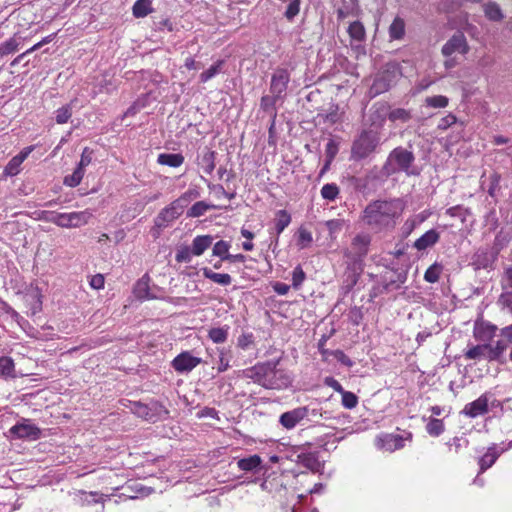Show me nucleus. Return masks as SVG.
Here are the masks:
<instances>
[{"label":"nucleus","instance_id":"obj_1","mask_svg":"<svg viewBox=\"0 0 512 512\" xmlns=\"http://www.w3.org/2000/svg\"><path fill=\"white\" fill-rule=\"evenodd\" d=\"M405 208L406 202L401 198L375 200L365 207L361 219L375 232L389 231L394 229Z\"/></svg>","mask_w":512,"mask_h":512},{"label":"nucleus","instance_id":"obj_2","mask_svg":"<svg viewBox=\"0 0 512 512\" xmlns=\"http://www.w3.org/2000/svg\"><path fill=\"white\" fill-rule=\"evenodd\" d=\"M280 360L279 358L257 363L253 367L244 369L242 375L266 389L288 388L293 379L288 371L278 368Z\"/></svg>","mask_w":512,"mask_h":512},{"label":"nucleus","instance_id":"obj_3","mask_svg":"<svg viewBox=\"0 0 512 512\" xmlns=\"http://www.w3.org/2000/svg\"><path fill=\"white\" fill-rule=\"evenodd\" d=\"M371 238L367 234L356 235L351 243L349 249H346L344 256L352 262L353 272L348 277L350 278V285L356 284L358 276L362 270L361 261L367 255Z\"/></svg>","mask_w":512,"mask_h":512},{"label":"nucleus","instance_id":"obj_4","mask_svg":"<svg viewBox=\"0 0 512 512\" xmlns=\"http://www.w3.org/2000/svg\"><path fill=\"white\" fill-rule=\"evenodd\" d=\"M45 220L51 222L61 228H80L89 223L93 217V212L90 209L83 211H73L68 213L60 212H46Z\"/></svg>","mask_w":512,"mask_h":512},{"label":"nucleus","instance_id":"obj_5","mask_svg":"<svg viewBox=\"0 0 512 512\" xmlns=\"http://www.w3.org/2000/svg\"><path fill=\"white\" fill-rule=\"evenodd\" d=\"M414 160L415 157L411 151L403 147H397L390 152L384 170L388 175L397 172H405L407 175H411L413 172L410 171V167Z\"/></svg>","mask_w":512,"mask_h":512},{"label":"nucleus","instance_id":"obj_6","mask_svg":"<svg viewBox=\"0 0 512 512\" xmlns=\"http://www.w3.org/2000/svg\"><path fill=\"white\" fill-rule=\"evenodd\" d=\"M197 196L195 191H187L178 199L172 202L168 207L164 208L157 217V224L159 226L164 223L171 222L177 219L183 212V209L188 203Z\"/></svg>","mask_w":512,"mask_h":512},{"label":"nucleus","instance_id":"obj_7","mask_svg":"<svg viewBox=\"0 0 512 512\" xmlns=\"http://www.w3.org/2000/svg\"><path fill=\"white\" fill-rule=\"evenodd\" d=\"M9 432L14 438L30 441L39 439L41 435V430L39 427L27 419H24L12 426Z\"/></svg>","mask_w":512,"mask_h":512},{"label":"nucleus","instance_id":"obj_8","mask_svg":"<svg viewBox=\"0 0 512 512\" xmlns=\"http://www.w3.org/2000/svg\"><path fill=\"white\" fill-rule=\"evenodd\" d=\"M201 362V358L193 356L189 351H183L172 360L171 366L177 373L187 374Z\"/></svg>","mask_w":512,"mask_h":512},{"label":"nucleus","instance_id":"obj_9","mask_svg":"<svg viewBox=\"0 0 512 512\" xmlns=\"http://www.w3.org/2000/svg\"><path fill=\"white\" fill-rule=\"evenodd\" d=\"M377 139L369 133H363L352 147V155L357 159H363L374 151Z\"/></svg>","mask_w":512,"mask_h":512},{"label":"nucleus","instance_id":"obj_10","mask_svg":"<svg viewBox=\"0 0 512 512\" xmlns=\"http://www.w3.org/2000/svg\"><path fill=\"white\" fill-rule=\"evenodd\" d=\"M307 413L308 406L297 407L281 414L279 422L285 429L291 430L307 417Z\"/></svg>","mask_w":512,"mask_h":512},{"label":"nucleus","instance_id":"obj_11","mask_svg":"<svg viewBox=\"0 0 512 512\" xmlns=\"http://www.w3.org/2000/svg\"><path fill=\"white\" fill-rule=\"evenodd\" d=\"M290 81V74L286 69H277L271 78L270 92L274 98H281L285 93L288 83Z\"/></svg>","mask_w":512,"mask_h":512},{"label":"nucleus","instance_id":"obj_12","mask_svg":"<svg viewBox=\"0 0 512 512\" xmlns=\"http://www.w3.org/2000/svg\"><path fill=\"white\" fill-rule=\"evenodd\" d=\"M469 50L465 36L462 33L453 35L442 47V54L446 57L454 53L466 54Z\"/></svg>","mask_w":512,"mask_h":512},{"label":"nucleus","instance_id":"obj_13","mask_svg":"<svg viewBox=\"0 0 512 512\" xmlns=\"http://www.w3.org/2000/svg\"><path fill=\"white\" fill-rule=\"evenodd\" d=\"M405 438L397 434H383L375 439L378 449L393 452L404 447Z\"/></svg>","mask_w":512,"mask_h":512},{"label":"nucleus","instance_id":"obj_14","mask_svg":"<svg viewBox=\"0 0 512 512\" xmlns=\"http://www.w3.org/2000/svg\"><path fill=\"white\" fill-rule=\"evenodd\" d=\"M497 258V252L489 248L478 249L472 257V265L475 270L487 269L492 267Z\"/></svg>","mask_w":512,"mask_h":512},{"label":"nucleus","instance_id":"obj_15","mask_svg":"<svg viewBox=\"0 0 512 512\" xmlns=\"http://www.w3.org/2000/svg\"><path fill=\"white\" fill-rule=\"evenodd\" d=\"M489 396L482 394L479 398L465 405L462 413L470 418H476L488 412Z\"/></svg>","mask_w":512,"mask_h":512},{"label":"nucleus","instance_id":"obj_16","mask_svg":"<svg viewBox=\"0 0 512 512\" xmlns=\"http://www.w3.org/2000/svg\"><path fill=\"white\" fill-rule=\"evenodd\" d=\"M395 76L394 72L388 70L379 73L373 81L370 93L376 96L389 90L394 82Z\"/></svg>","mask_w":512,"mask_h":512},{"label":"nucleus","instance_id":"obj_17","mask_svg":"<svg viewBox=\"0 0 512 512\" xmlns=\"http://www.w3.org/2000/svg\"><path fill=\"white\" fill-rule=\"evenodd\" d=\"M464 357L468 360H495V354L491 353L490 344H479L467 349L464 352Z\"/></svg>","mask_w":512,"mask_h":512},{"label":"nucleus","instance_id":"obj_18","mask_svg":"<svg viewBox=\"0 0 512 512\" xmlns=\"http://www.w3.org/2000/svg\"><path fill=\"white\" fill-rule=\"evenodd\" d=\"M496 330L497 327L488 322H476L473 334L476 340L480 342H488L493 338Z\"/></svg>","mask_w":512,"mask_h":512},{"label":"nucleus","instance_id":"obj_19","mask_svg":"<svg viewBox=\"0 0 512 512\" xmlns=\"http://www.w3.org/2000/svg\"><path fill=\"white\" fill-rule=\"evenodd\" d=\"M439 238V232L435 229H430L414 242L413 247L418 251H423L435 245L439 241Z\"/></svg>","mask_w":512,"mask_h":512},{"label":"nucleus","instance_id":"obj_20","mask_svg":"<svg viewBox=\"0 0 512 512\" xmlns=\"http://www.w3.org/2000/svg\"><path fill=\"white\" fill-rule=\"evenodd\" d=\"M213 244V237L211 235H198L191 243V251L196 257L204 254V252Z\"/></svg>","mask_w":512,"mask_h":512},{"label":"nucleus","instance_id":"obj_21","mask_svg":"<svg viewBox=\"0 0 512 512\" xmlns=\"http://www.w3.org/2000/svg\"><path fill=\"white\" fill-rule=\"evenodd\" d=\"M501 453L502 450H499L495 444L489 447L487 452L479 459L480 473L492 467Z\"/></svg>","mask_w":512,"mask_h":512},{"label":"nucleus","instance_id":"obj_22","mask_svg":"<svg viewBox=\"0 0 512 512\" xmlns=\"http://www.w3.org/2000/svg\"><path fill=\"white\" fill-rule=\"evenodd\" d=\"M298 463L312 472H319L322 468V463L315 453H301L298 455Z\"/></svg>","mask_w":512,"mask_h":512},{"label":"nucleus","instance_id":"obj_23","mask_svg":"<svg viewBox=\"0 0 512 512\" xmlns=\"http://www.w3.org/2000/svg\"><path fill=\"white\" fill-rule=\"evenodd\" d=\"M152 0H136L132 7L135 18H144L153 12Z\"/></svg>","mask_w":512,"mask_h":512},{"label":"nucleus","instance_id":"obj_24","mask_svg":"<svg viewBox=\"0 0 512 512\" xmlns=\"http://www.w3.org/2000/svg\"><path fill=\"white\" fill-rule=\"evenodd\" d=\"M157 162L169 167H179L184 162V157L178 153H161L158 155Z\"/></svg>","mask_w":512,"mask_h":512},{"label":"nucleus","instance_id":"obj_25","mask_svg":"<svg viewBox=\"0 0 512 512\" xmlns=\"http://www.w3.org/2000/svg\"><path fill=\"white\" fill-rule=\"evenodd\" d=\"M202 273L205 278L222 286L230 285L232 282V277L227 273H216L207 267L202 269Z\"/></svg>","mask_w":512,"mask_h":512},{"label":"nucleus","instance_id":"obj_26","mask_svg":"<svg viewBox=\"0 0 512 512\" xmlns=\"http://www.w3.org/2000/svg\"><path fill=\"white\" fill-rule=\"evenodd\" d=\"M134 294L138 299H154L157 298L155 295L150 293L148 278H141L135 285Z\"/></svg>","mask_w":512,"mask_h":512},{"label":"nucleus","instance_id":"obj_27","mask_svg":"<svg viewBox=\"0 0 512 512\" xmlns=\"http://www.w3.org/2000/svg\"><path fill=\"white\" fill-rule=\"evenodd\" d=\"M229 326L213 327L208 331V338L215 344L226 342L229 335Z\"/></svg>","mask_w":512,"mask_h":512},{"label":"nucleus","instance_id":"obj_28","mask_svg":"<svg viewBox=\"0 0 512 512\" xmlns=\"http://www.w3.org/2000/svg\"><path fill=\"white\" fill-rule=\"evenodd\" d=\"M262 460L258 455H252L247 458L240 459L237 462V466L242 471H254L260 467Z\"/></svg>","mask_w":512,"mask_h":512},{"label":"nucleus","instance_id":"obj_29","mask_svg":"<svg viewBox=\"0 0 512 512\" xmlns=\"http://www.w3.org/2000/svg\"><path fill=\"white\" fill-rule=\"evenodd\" d=\"M215 157L216 152L212 150H207L201 157L199 165L203 169V171L210 175L215 169Z\"/></svg>","mask_w":512,"mask_h":512},{"label":"nucleus","instance_id":"obj_30","mask_svg":"<svg viewBox=\"0 0 512 512\" xmlns=\"http://www.w3.org/2000/svg\"><path fill=\"white\" fill-rule=\"evenodd\" d=\"M411 118V111L404 108L392 109L388 114V119L393 123H406Z\"/></svg>","mask_w":512,"mask_h":512},{"label":"nucleus","instance_id":"obj_31","mask_svg":"<svg viewBox=\"0 0 512 512\" xmlns=\"http://www.w3.org/2000/svg\"><path fill=\"white\" fill-rule=\"evenodd\" d=\"M405 34V23L400 17H396L389 27V36L392 40H399Z\"/></svg>","mask_w":512,"mask_h":512},{"label":"nucleus","instance_id":"obj_32","mask_svg":"<svg viewBox=\"0 0 512 512\" xmlns=\"http://www.w3.org/2000/svg\"><path fill=\"white\" fill-rule=\"evenodd\" d=\"M132 412L140 418L145 420L154 421V414L152 413V409L143 403L134 402L131 406Z\"/></svg>","mask_w":512,"mask_h":512},{"label":"nucleus","instance_id":"obj_33","mask_svg":"<svg viewBox=\"0 0 512 512\" xmlns=\"http://www.w3.org/2000/svg\"><path fill=\"white\" fill-rule=\"evenodd\" d=\"M0 375L5 378H14L15 374V365L13 360L10 357H1L0 358Z\"/></svg>","mask_w":512,"mask_h":512},{"label":"nucleus","instance_id":"obj_34","mask_svg":"<svg viewBox=\"0 0 512 512\" xmlns=\"http://www.w3.org/2000/svg\"><path fill=\"white\" fill-rule=\"evenodd\" d=\"M291 216L286 210H279L276 214L275 229L277 234H281L290 224Z\"/></svg>","mask_w":512,"mask_h":512},{"label":"nucleus","instance_id":"obj_35","mask_svg":"<svg viewBox=\"0 0 512 512\" xmlns=\"http://www.w3.org/2000/svg\"><path fill=\"white\" fill-rule=\"evenodd\" d=\"M426 431L430 436L438 437L444 432L443 421L437 418H429Z\"/></svg>","mask_w":512,"mask_h":512},{"label":"nucleus","instance_id":"obj_36","mask_svg":"<svg viewBox=\"0 0 512 512\" xmlns=\"http://www.w3.org/2000/svg\"><path fill=\"white\" fill-rule=\"evenodd\" d=\"M193 257L196 256L192 253L190 245H182L177 248L175 260L178 263H189Z\"/></svg>","mask_w":512,"mask_h":512},{"label":"nucleus","instance_id":"obj_37","mask_svg":"<svg viewBox=\"0 0 512 512\" xmlns=\"http://www.w3.org/2000/svg\"><path fill=\"white\" fill-rule=\"evenodd\" d=\"M213 208V205L207 204L204 201H198L191 206L187 215L189 217H200L203 216L208 210Z\"/></svg>","mask_w":512,"mask_h":512},{"label":"nucleus","instance_id":"obj_38","mask_svg":"<svg viewBox=\"0 0 512 512\" xmlns=\"http://www.w3.org/2000/svg\"><path fill=\"white\" fill-rule=\"evenodd\" d=\"M85 171L81 168L76 167L74 172L71 175H67L64 177L63 183L64 185L68 187H76L78 186L83 177H84Z\"/></svg>","mask_w":512,"mask_h":512},{"label":"nucleus","instance_id":"obj_39","mask_svg":"<svg viewBox=\"0 0 512 512\" xmlns=\"http://www.w3.org/2000/svg\"><path fill=\"white\" fill-rule=\"evenodd\" d=\"M20 45V41L16 37L9 38L2 44H0V55L5 56L12 54L18 50Z\"/></svg>","mask_w":512,"mask_h":512},{"label":"nucleus","instance_id":"obj_40","mask_svg":"<svg viewBox=\"0 0 512 512\" xmlns=\"http://www.w3.org/2000/svg\"><path fill=\"white\" fill-rule=\"evenodd\" d=\"M339 192V187L335 183L325 184L320 191L322 198L328 201H334L338 197Z\"/></svg>","mask_w":512,"mask_h":512},{"label":"nucleus","instance_id":"obj_41","mask_svg":"<svg viewBox=\"0 0 512 512\" xmlns=\"http://www.w3.org/2000/svg\"><path fill=\"white\" fill-rule=\"evenodd\" d=\"M442 265L439 263L432 264L425 272L424 279L429 283H436L442 272Z\"/></svg>","mask_w":512,"mask_h":512},{"label":"nucleus","instance_id":"obj_42","mask_svg":"<svg viewBox=\"0 0 512 512\" xmlns=\"http://www.w3.org/2000/svg\"><path fill=\"white\" fill-rule=\"evenodd\" d=\"M350 37L357 41H362L365 38V29L361 22L354 21L348 27Z\"/></svg>","mask_w":512,"mask_h":512},{"label":"nucleus","instance_id":"obj_43","mask_svg":"<svg viewBox=\"0 0 512 512\" xmlns=\"http://www.w3.org/2000/svg\"><path fill=\"white\" fill-rule=\"evenodd\" d=\"M484 12L486 17L493 21H499L503 18L500 7L493 2L484 5Z\"/></svg>","mask_w":512,"mask_h":512},{"label":"nucleus","instance_id":"obj_44","mask_svg":"<svg viewBox=\"0 0 512 512\" xmlns=\"http://www.w3.org/2000/svg\"><path fill=\"white\" fill-rule=\"evenodd\" d=\"M449 104V99L443 95L429 96L425 99V106L430 108H445Z\"/></svg>","mask_w":512,"mask_h":512},{"label":"nucleus","instance_id":"obj_45","mask_svg":"<svg viewBox=\"0 0 512 512\" xmlns=\"http://www.w3.org/2000/svg\"><path fill=\"white\" fill-rule=\"evenodd\" d=\"M223 65L222 60H218L215 64L209 67L206 71L202 72L200 75L201 82L205 83L215 77L221 70Z\"/></svg>","mask_w":512,"mask_h":512},{"label":"nucleus","instance_id":"obj_46","mask_svg":"<svg viewBox=\"0 0 512 512\" xmlns=\"http://www.w3.org/2000/svg\"><path fill=\"white\" fill-rule=\"evenodd\" d=\"M230 243L224 240L216 242L213 246V255L225 260L229 253Z\"/></svg>","mask_w":512,"mask_h":512},{"label":"nucleus","instance_id":"obj_47","mask_svg":"<svg viewBox=\"0 0 512 512\" xmlns=\"http://www.w3.org/2000/svg\"><path fill=\"white\" fill-rule=\"evenodd\" d=\"M342 395V399H341V404L347 408V409H353L357 406L358 404V397L350 392V391H343L341 393Z\"/></svg>","mask_w":512,"mask_h":512},{"label":"nucleus","instance_id":"obj_48","mask_svg":"<svg viewBox=\"0 0 512 512\" xmlns=\"http://www.w3.org/2000/svg\"><path fill=\"white\" fill-rule=\"evenodd\" d=\"M22 162L14 156L4 168V174L6 176H15L20 172Z\"/></svg>","mask_w":512,"mask_h":512},{"label":"nucleus","instance_id":"obj_49","mask_svg":"<svg viewBox=\"0 0 512 512\" xmlns=\"http://www.w3.org/2000/svg\"><path fill=\"white\" fill-rule=\"evenodd\" d=\"M313 241L312 234L306 229H300L298 233L297 245L304 249L308 247Z\"/></svg>","mask_w":512,"mask_h":512},{"label":"nucleus","instance_id":"obj_50","mask_svg":"<svg viewBox=\"0 0 512 512\" xmlns=\"http://www.w3.org/2000/svg\"><path fill=\"white\" fill-rule=\"evenodd\" d=\"M72 115L70 105L63 106L56 111V122L58 124H65L68 122Z\"/></svg>","mask_w":512,"mask_h":512},{"label":"nucleus","instance_id":"obj_51","mask_svg":"<svg viewBox=\"0 0 512 512\" xmlns=\"http://www.w3.org/2000/svg\"><path fill=\"white\" fill-rule=\"evenodd\" d=\"M306 278L305 272L300 265L296 266L292 272V286L298 289Z\"/></svg>","mask_w":512,"mask_h":512},{"label":"nucleus","instance_id":"obj_52","mask_svg":"<svg viewBox=\"0 0 512 512\" xmlns=\"http://www.w3.org/2000/svg\"><path fill=\"white\" fill-rule=\"evenodd\" d=\"M338 151H339V143L335 139H332V138L329 139L326 144V148H325L326 158L329 160H334Z\"/></svg>","mask_w":512,"mask_h":512},{"label":"nucleus","instance_id":"obj_53","mask_svg":"<svg viewBox=\"0 0 512 512\" xmlns=\"http://www.w3.org/2000/svg\"><path fill=\"white\" fill-rule=\"evenodd\" d=\"M509 344L510 343L502 337V339H499L494 346L491 345V353L495 354V360L502 355Z\"/></svg>","mask_w":512,"mask_h":512},{"label":"nucleus","instance_id":"obj_54","mask_svg":"<svg viewBox=\"0 0 512 512\" xmlns=\"http://www.w3.org/2000/svg\"><path fill=\"white\" fill-rule=\"evenodd\" d=\"M92 156H93V151L88 148V147H85L82 151V154H81V158H80V161L77 165L78 168H81L82 170L85 171V168L91 163L92 161Z\"/></svg>","mask_w":512,"mask_h":512},{"label":"nucleus","instance_id":"obj_55","mask_svg":"<svg viewBox=\"0 0 512 512\" xmlns=\"http://www.w3.org/2000/svg\"><path fill=\"white\" fill-rule=\"evenodd\" d=\"M300 0H289L285 16L287 19L292 20L299 13Z\"/></svg>","mask_w":512,"mask_h":512},{"label":"nucleus","instance_id":"obj_56","mask_svg":"<svg viewBox=\"0 0 512 512\" xmlns=\"http://www.w3.org/2000/svg\"><path fill=\"white\" fill-rule=\"evenodd\" d=\"M254 337L252 333H244L238 337L237 345L243 350H247L253 343Z\"/></svg>","mask_w":512,"mask_h":512},{"label":"nucleus","instance_id":"obj_57","mask_svg":"<svg viewBox=\"0 0 512 512\" xmlns=\"http://www.w3.org/2000/svg\"><path fill=\"white\" fill-rule=\"evenodd\" d=\"M229 367H230L229 359L226 356L225 349L219 350L218 371L225 372Z\"/></svg>","mask_w":512,"mask_h":512},{"label":"nucleus","instance_id":"obj_58","mask_svg":"<svg viewBox=\"0 0 512 512\" xmlns=\"http://www.w3.org/2000/svg\"><path fill=\"white\" fill-rule=\"evenodd\" d=\"M332 354L337 359V361H339L343 365L347 367H351L353 365L351 359L343 351L335 350L334 352H332Z\"/></svg>","mask_w":512,"mask_h":512},{"label":"nucleus","instance_id":"obj_59","mask_svg":"<svg viewBox=\"0 0 512 512\" xmlns=\"http://www.w3.org/2000/svg\"><path fill=\"white\" fill-rule=\"evenodd\" d=\"M456 120H457L456 116H454L453 114H448L440 120V122L438 124V128L445 130V129L449 128L451 125H453L454 123H456Z\"/></svg>","mask_w":512,"mask_h":512},{"label":"nucleus","instance_id":"obj_60","mask_svg":"<svg viewBox=\"0 0 512 512\" xmlns=\"http://www.w3.org/2000/svg\"><path fill=\"white\" fill-rule=\"evenodd\" d=\"M324 384L330 388H332L333 390H335L336 392L338 393H342L344 391L342 385L339 383L338 380H336L335 378L333 377H326L324 379Z\"/></svg>","mask_w":512,"mask_h":512},{"label":"nucleus","instance_id":"obj_61","mask_svg":"<svg viewBox=\"0 0 512 512\" xmlns=\"http://www.w3.org/2000/svg\"><path fill=\"white\" fill-rule=\"evenodd\" d=\"M104 283L105 280L102 274L93 275L90 279V286L96 290L102 289L104 287Z\"/></svg>","mask_w":512,"mask_h":512},{"label":"nucleus","instance_id":"obj_62","mask_svg":"<svg viewBox=\"0 0 512 512\" xmlns=\"http://www.w3.org/2000/svg\"><path fill=\"white\" fill-rule=\"evenodd\" d=\"M468 441L462 437H454L452 439V442L450 443V446L455 447V452H458L462 446H467Z\"/></svg>","mask_w":512,"mask_h":512},{"label":"nucleus","instance_id":"obj_63","mask_svg":"<svg viewBox=\"0 0 512 512\" xmlns=\"http://www.w3.org/2000/svg\"><path fill=\"white\" fill-rule=\"evenodd\" d=\"M274 291L278 294V295H286L289 290H290V286L285 284V283H281V282H277L274 286Z\"/></svg>","mask_w":512,"mask_h":512},{"label":"nucleus","instance_id":"obj_64","mask_svg":"<svg viewBox=\"0 0 512 512\" xmlns=\"http://www.w3.org/2000/svg\"><path fill=\"white\" fill-rule=\"evenodd\" d=\"M278 98H274V96L272 95V97L270 96H263L261 98V107L264 109V110H267L270 106L274 105L275 104V101L277 100Z\"/></svg>","mask_w":512,"mask_h":512}]
</instances>
